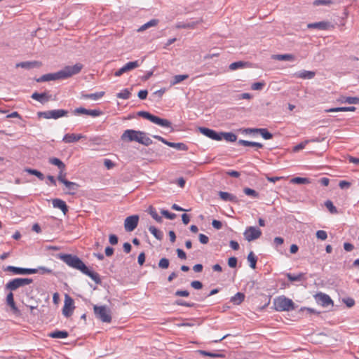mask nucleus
Segmentation results:
<instances>
[{
	"label": "nucleus",
	"instance_id": "b1692460",
	"mask_svg": "<svg viewBox=\"0 0 359 359\" xmlns=\"http://www.w3.org/2000/svg\"><path fill=\"white\" fill-rule=\"evenodd\" d=\"M12 292L13 291H11L7 294L6 299V304L11 307L12 311L14 313L18 314L20 313V311H19V309H18V307L15 305V303L14 302L13 294Z\"/></svg>",
	"mask_w": 359,
	"mask_h": 359
},
{
	"label": "nucleus",
	"instance_id": "680f3d73",
	"mask_svg": "<svg viewBox=\"0 0 359 359\" xmlns=\"http://www.w3.org/2000/svg\"><path fill=\"white\" fill-rule=\"evenodd\" d=\"M65 170H60L59 174L57 175V180L61 183H63L66 180V172H65Z\"/></svg>",
	"mask_w": 359,
	"mask_h": 359
},
{
	"label": "nucleus",
	"instance_id": "bf43d9fd",
	"mask_svg": "<svg viewBox=\"0 0 359 359\" xmlns=\"http://www.w3.org/2000/svg\"><path fill=\"white\" fill-rule=\"evenodd\" d=\"M316 237L318 239H320L322 241H325L327 238V232L325 231H323V230H318L316 232Z\"/></svg>",
	"mask_w": 359,
	"mask_h": 359
},
{
	"label": "nucleus",
	"instance_id": "2f4dec72",
	"mask_svg": "<svg viewBox=\"0 0 359 359\" xmlns=\"http://www.w3.org/2000/svg\"><path fill=\"white\" fill-rule=\"evenodd\" d=\"M286 276H287V279L291 282L301 281L303 280H306L305 273H299L297 275H294L290 273H288L286 274Z\"/></svg>",
	"mask_w": 359,
	"mask_h": 359
},
{
	"label": "nucleus",
	"instance_id": "c756f323",
	"mask_svg": "<svg viewBox=\"0 0 359 359\" xmlns=\"http://www.w3.org/2000/svg\"><path fill=\"white\" fill-rule=\"evenodd\" d=\"M104 95V92H103V91L97 92V93H90V94L82 93L81 98L85 99V100L90 99V100H97L100 99L101 97H102Z\"/></svg>",
	"mask_w": 359,
	"mask_h": 359
},
{
	"label": "nucleus",
	"instance_id": "6ab92c4d",
	"mask_svg": "<svg viewBox=\"0 0 359 359\" xmlns=\"http://www.w3.org/2000/svg\"><path fill=\"white\" fill-rule=\"evenodd\" d=\"M84 137L82 134L67 133L64 135L62 141L65 143H74Z\"/></svg>",
	"mask_w": 359,
	"mask_h": 359
},
{
	"label": "nucleus",
	"instance_id": "20e7f679",
	"mask_svg": "<svg viewBox=\"0 0 359 359\" xmlns=\"http://www.w3.org/2000/svg\"><path fill=\"white\" fill-rule=\"evenodd\" d=\"M273 304L275 309L278 311H290L295 309L292 300L284 296L275 299Z\"/></svg>",
	"mask_w": 359,
	"mask_h": 359
},
{
	"label": "nucleus",
	"instance_id": "f03ea898",
	"mask_svg": "<svg viewBox=\"0 0 359 359\" xmlns=\"http://www.w3.org/2000/svg\"><path fill=\"white\" fill-rule=\"evenodd\" d=\"M83 65L81 63H76L73 66H65L61 70L42 75L36 79L38 83L46 82L50 81L62 80L68 79L74 75L78 74L83 69Z\"/></svg>",
	"mask_w": 359,
	"mask_h": 359
},
{
	"label": "nucleus",
	"instance_id": "72a5a7b5",
	"mask_svg": "<svg viewBox=\"0 0 359 359\" xmlns=\"http://www.w3.org/2000/svg\"><path fill=\"white\" fill-rule=\"evenodd\" d=\"M245 299V294L241 292H237L234 296L231 298V302L234 305L241 304Z\"/></svg>",
	"mask_w": 359,
	"mask_h": 359
},
{
	"label": "nucleus",
	"instance_id": "864d4df0",
	"mask_svg": "<svg viewBox=\"0 0 359 359\" xmlns=\"http://www.w3.org/2000/svg\"><path fill=\"white\" fill-rule=\"evenodd\" d=\"M162 215L169 219H174L176 217V215L175 213L170 212L168 210H162L161 211Z\"/></svg>",
	"mask_w": 359,
	"mask_h": 359
},
{
	"label": "nucleus",
	"instance_id": "3c124183",
	"mask_svg": "<svg viewBox=\"0 0 359 359\" xmlns=\"http://www.w3.org/2000/svg\"><path fill=\"white\" fill-rule=\"evenodd\" d=\"M309 142H310V140H305V141H304V142H302L301 143H299V144H297L296 146H294V147H293V149H292V150H293V151H294V152H297V151H300V150H302V149H304V148H305V147H306V145L307 144H309Z\"/></svg>",
	"mask_w": 359,
	"mask_h": 359
},
{
	"label": "nucleus",
	"instance_id": "aec40b11",
	"mask_svg": "<svg viewBox=\"0 0 359 359\" xmlns=\"http://www.w3.org/2000/svg\"><path fill=\"white\" fill-rule=\"evenodd\" d=\"M41 66V63L37 61H26L17 63L15 67H21L26 69H31Z\"/></svg>",
	"mask_w": 359,
	"mask_h": 359
},
{
	"label": "nucleus",
	"instance_id": "6e6552de",
	"mask_svg": "<svg viewBox=\"0 0 359 359\" xmlns=\"http://www.w3.org/2000/svg\"><path fill=\"white\" fill-rule=\"evenodd\" d=\"M243 236L248 242L258 239L262 236V231L257 226H248L243 233Z\"/></svg>",
	"mask_w": 359,
	"mask_h": 359
},
{
	"label": "nucleus",
	"instance_id": "f8f14e48",
	"mask_svg": "<svg viewBox=\"0 0 359 359\" xmlns=\"http://www.w3.org/2000/svg\"><path fill=\"white\" fill-rule=\"evenodd\" d=\"M139 216L137 215H131L126 218L124 221V227L126 231H133L137 226Z\"/></svg>",
	"mask_w": 359,
	"mask_h": 359
},
{
	"label": "nucleus",
	"instance_id": "7ed1b4c3",
	"mask_svg": "<svg viewBox=\"0 0 359 359\" xmlns=\"http://www.w3.org/2000/svg\"><path fill=\"white\" fill-rule=\"evenodd\" d=\"M137 115L163 128H171L170 132L173 131V129L172 128V123L168 119L161 118L145 111H139Z\"/></svg>",
	"mask_w": 359,
	"mask_h": 359
},
{
	"label": "nucleus",
	"instance_id": "e2e57ef3",
	"mask_svg": "<svg viewBox=\"0 0 359 359\" xmlns=\"http://www.w3.org/2000/svg\"><path fill=\"white\" fill-rule=\"evenodd\" d=\"M191 286L196 289V290H200L203 287V284L199 280H193L191 282Z\"/></svg>",
	"mask_w": 359,
	"mask_h": 359
},
{
	"label": "nucleus",
	"instance_id": "13d9d810",
	"mask_svg": "<svg viewBox=\"0 0 359 359\" xmlns=\"http://www.w3.org/2000/svg\"><path fill=\"white\" fill-rule=\"evenodd\" d=\"M152 140L149 137H147L146 134L143 137V139H140V144H142L144 146H149L152 144Z\"/></svg>",
	"mask_w": 359,
	"mask_h": 359
},
{
	"label": "nucleus",
	"instance_id": "393cba45",
	"mask_svg": "<svg viewBox=\"0 0 359 359\" xmlns=\"http://www.w3.org/2000/svg\"><path fill=\"white\" fill-rule=\"evenodd\" d=\"M219 196L221 198V199H222L224 201H230L234 203H238V198L235 195H233L230 193L225 191H219Z\"/></svg>",
	"mask_w": 359,
	"mask_h": 359
},
{
	"label": "nucleus",
	"instance_id": "412c9836",
	"mask_svg": "<svg viewBox=\"0 0 359 359\" xmlns=\"http://www.w3.org/2000/svg\"><path fill=\"white\" fill-rule=\"evenodd\" d=\"M53 208H58L62 210L64 215H66L68 212V206L66 203L60 198H55L52 201Z\"/></svg>",
	"mask_w": 359,
	"mask_h": 359
},
{
	"label": "nucleus",
	"instance_id": "4468645a",
	"mask_svg": "<svg viewBox=\"0 0 359 359\" xmlns=\"http://www.w3.org/2000/svg\"><path fill=\"white\" fill-rule=\"evenodd\" d=\"M140 65V63L138 60L132 61L126 63L124 66H123L121 68L118 69L115 72L114 76H120L124 73H126L129 71H131L137 67H138Z\"/></svg>",
	"mask_w": 359,
	"mask_h": 359
},
{
	"label": "nucleus",
	"instance_id": "a18cd8bd",
	"mask_svg": "<svg viewBox=\"0 0 359 359\" xmlns=\"http://www.w3.org/2000/svg\"><path fill=\"white\" fill-rule=\"evenodd\" d=\"M243 192L247 196H251V197H252L254 198H257L259 197V193L257 191H256L255 190L252 189L250 188H248V187L244 188L243 189Z\"/></svg>",
	"mask_w": 359,
	"mask_h": 359
},
{
	"label": "nucleus",
	"instance_id": "a19ab883",
	"mask_svg": "<svg viewBox=\"0 0 359 359\" xmlns=\"http://www.w3.org/2000/svg\"><path fill=\"white\" fill-rule=\"evenodd\" d=\"M248 260L250 262V266L255 269L256 268V263L257 261V257L255 255L253 252H250L248 255Z\"/></svg>",
	"mask_w": 359,
	"mask_h": 359
},
{
	"label": "nucleus",
	"instance_id": "603ef678",
	"mask_svg": "<svg viewBox=\"0 0 359 359\" xmlns=\"http://www.w3.org/2000/svg\"><path fill=\"white\" fill-rule=\"evenodd\" d=\"M276 58L279 60L291 61V60H294V57L291 54H284V55H276Z\"/></svg>",
	"mask_w": 359,
	"mask_h": 359
},
{
	"label": "nucleus",
	"instance_id": "de8ad7c7",
	"mask_svg": "<svg viewBox=\"0 0 359 359\" xmlns=\"http://www.w3.org/2000/svg\"><path fill=\"white\" fill-rule=\"evenodd\" d=\"M325 205L332 214L338 213V210H337V208L333 205V203L331 201H330V200L326 201L325 202Z\"/></svg>",
	"mask_w": 359,
	"mask_h": 359
},
{
	"label": "nucleus",
	"instance_id": "8fccbe9b",
	"mask_svg": "<svg viewBox=\"0 0 359 359\" xmlns=\"http://www.w3.org/2000/svg\"><path fill=\"white\" fill-rule=\"evenodd\" d=\"M170 262L167 258H162L159 260L158 267L163 269H166L169 267Z\"/></svg>",
	"mask_w": 359,
	"mask_h": 359
},
{
	"label": "nucleus",
	"instance_id": "0e129e2a",
	"mask_svg": "<svg viewBox=\"0 0 359 359\" xmlns=\"http://www.w3.org/2000/svg\"><path fill=\"white\" fill-rule=\"evenodd\" d=\"M38 272H40L42 274L45 273H52L53 270L45 266H39L38 269Z\"/></svg>",
	"mask_w": 359,
	"mask_h": 359
},
{
	"label": "nucleus",
	"instance_id": "a878e982",
	"mask_svg": "<svg viewBox=\"0 0 359 359\" xmlns=\"http://www.w3.org/2000/svg\"><path fill=\"white\" fill-rule=\"evenodd\" d=\"M329 27L330 22L325 21L309 23L307 25V27L309 29H318L320 30H326L329 28Z\"/></svg>",
	"mask_w": 359,
	"mask_h": 359
},
{
	"label": "nucleus",
	"instance_id": "bb28decb",
	"mask_svg": "<svg viewBox=\"0 0 359 359\" xmlns=\"http://www.w3.org/2000/svg\"><path fill=\"white\" fill-rule=\"evenodd\" d=\"M50 95H48L46 93H34L31 97L36 101H39V102L44 104L45 102H48L50 99Z\"/></svg>",
	"mask_w": 359,
	"mask_h": 359
},
{
	"label": "nucleus",
	"instance_id": "4c0bfd02",
	"mask_svg": "<svg viewBox=\"0 0 359 359\" xmlns=\"http://www.w3.org/2000/svg\"><path fill=\"white\" fill-rule=\"evenodd\" d=\"M247 65H248V62H245L243 61L235 62L231 63L229 65V69L234 71V70H236L238 69H242V68L245 67L247 66Z\"/></svg>",
	"mask_w": 359,
	"mask_h": 359
},
{
	"label": "nucleus",
	"instance_id": "5fc2aeb1",
	"mask_svg": "<svg viewBox=\"0 0 359 359\" xmlns=\"http://www.w3.org/2000/svg\"><path fill=\"white\" fill-rule=\"evenodd\" d=\"M175 304L178 306H183L187 307H193L194 306V303L186 302L182 299H177L175 301Z\"/></svg>",
	"mask_w": 359,
	"mask_h": 359
},
{
	"label": "nucleus",
	"instance_id": "1a4fd4ad",
	"mask_svg": "<svg viewBox=\"0 0 359 359\" xmlns=\"http://www.w3.org/2000/svg\"><path fill=\"white\" fill-rule=\"evenodd\" d=\"M144 135V132L142 131L128 129L123 132L121 137L123 141L127 140L128 142H137L140 143V139L138 138L137 135Z\"/></svg>",
	"mask_w": 359,
	"mask_h": 359
},
{
	"label": "nucleus",
	"instance_id": "5701e85b",
	"mask_svg": "<svg viewBox=\"0 0 359 359\" xmlns=\"http://www.w3.org/2000/svg\"><path fill=\"white\" fill-rule=\"evenodd\" d=\"M337 102L341 104L347 103L350 104H359L358 97L340 96L337 99Z\"/></svg>",
	"mask_w": 359,
	"mask_h": 359
},
{
	"label": "nucleus",
	"instance_id": "423d86ee",
	"mask_svg": "<svg viewBox=\"0 0 359 359\" xmlns=\"http://www.w3.org/2000/svg\"><path fill=\"white\" fill-rule=\"evenodd\" d=\"M33 282L32 278H16L6 284V289L10 291H15L17 289L25 285L31 284Z\"/></svg>",
	"mask_w": 359,
	"mask_h": 359
},
{
	"label": "nucleus",
	"instance_id": "09e8293b",
	"mask_svg": "<svg viewBox=\"0 0 359 359\" xmlns=\"http://www.w3.org/2000/svg\"><path fill=\"white\" fill-rule=\"evenodd\" d=\"M130 92L128 89H124L121 92L117 93L116 97L120 99L127 100L130 97Z\"/></svg>",
	"mask_w": 359,
	"mask_h": 359
},
{
	"label": "nucleus",
	"instance_id": "ea45409f",
	"mask_svg": "<svg viewBox=\"0 0 359 359\" xmlns=\"http://www.w3.org/2000/svg\"><path fill=\"white\" fill-rule=\"evenodd\" d=\"M25 171L26 172L30 174V175H35L40 180H44V175L42 172H41L40 171L37 170L32 169V168H26L25 170Z\"/></svg>",
	"mask_w": 359,
	"mask_h": 359
},
{
	"label": "nucleus",
	"instance_id": "0eeeda50",
	"mask_svg": "<svg viewBox=\"0 0 359 359\" xmlns=\"http://www.w3.org/2000/svg\"><path fill=\"white\" fill-rule=\"evenodd\" d=\"M68 114V111L65 109H53L46 111H39L37 116L39 118H44L46 119L53 118L57 119Z\"/></svg>",
	"mask_w": 359,
	"mask_h": 359
},
{
	"label": "nucleus",
	"instance_id": "338daca9",
	"mask_svg": "<svg viewBox=\"0 0 359 359\" xmlns=\"http://www.w3.org/2000/svg\"><path fill=\"white\" fill-rule=\"evenodd\" d=\"M198 238H199V241L202 244H207L209 242V238L207 236H205V234L200 233L198 236Z\"/></svg>",
	"mask_w": 359,
	"mask_h": 359
},
{
	"label": "nucleus",
	"instance_id": "dca6fc26",
	"mask_svg": "<svg viewBox=\"0 0 359 359\" xmlns=\"http://www.w3.org/2000/svg\"><path fill=\"white\" fill-rule=\"evenodd\" d=\"M198 130L203 135L217 141L221 140V137L219 136V133L216 132L212 129H210L208 128L205 127H199Z\"/></svg>",
	"mask_w": 359,
	"mask_h": 359
},
{
	"label": "nucleus",
	"instance_id": "6e6d98bb",
	"mask_svg": "<svg viewBox=\"0 0 359 359\" xmlns=\"http://www.w3.org/2000/svg\"><path fill=\"white\" fill-rule=\"evenodd\" d=\"M264 86H265V83L264 81L256 82L252 85L251 88L253 90H261L264 88Z\"/></svg>",
	"mask_w": 359,
	"mask_h": 359
},
{
	"label": "nucleus",
	"instance_id": "e433bc0d",
	"mask_svg": "<svg viewBox=\"0 0 359 359\" xmlns=\"http://www.w3.org/2000/svg\"><path fill=\"white\" fill-rule=\"evenodd\" d=\"M149 232L153 234V236L158 240L161 241L163 238V233L159 231L157 228L154 226H150L149 227Z\"/></svg>",
	"mask_w": 359,
	"mask_h": 359
},
{
	"label": "nucleus",
	"instance_id": "473e14b6",
	"mask_svg": "<svg viewBox=\"0 0 359 359\" xmlns=\"http://www.w3.org/2000/svg\"><path fill=\"white\" fill-rule=\"evenodd\" d=\"M238 144L240 145L245 146V147H255L259 149H262L263 147V144L262 143L256 142H250V141L244 140H240L238 142Z\"/></svg>",
	"mask_w": 359,
	"mask_h": 359
},
{
	"label": "nucleus",
	"instance_id": "f257e3e1",
	"mask_svg": "<svg viewBox=\"0 0 359 359\" xmlns=\"http://www.w3.org/2000/svg\"><path fill=\"white\" fill-rule=\"evenodd\" d=\"M57 257L69 267L77 269L89 276L95 283L100 284L102 283L100 275L96 272L89 270L83 262L76 255L60 253L57 255Z\"/></svg>",
	"mask_w": 359,
	"mask_h": 359
},
{
	"label": "nucleus",
	"instance_id": "79ce46f5",
	"mask_svg": "<svg viewBox=\"0 0 359 359\" xmlns=\"http://www.w3.org/2000/svg\"><path fill=\"white\" fill-rule=\"evenodd\" d=\"M149 213L152 217V218L154 219L157 222H162V217L158 215L156 209L154 207L149 206Z\"/></svg>",
	"mask_w": 359,
	"mask_h": 359
},
{
	"label": "nucleus",
	"instance_id": "c03bdc74",
	"mask_svg": "<svg viewBox=\"0 0 359 359\" xmlns=\"http://www.w3.org/2000/svg\"><path fill=\"white\" fill-rule=\"evenodd\" d=\"M188 77H189L188 74H178V75H175L173 77V80L172 81V85L177 84V83H180L181 81L187 79Z\"/></svg>",
	"mask_w": 359,
	"mask_h": 359
},
{
	"label": "nucleus",
	"instance_id": "2eb2a0df",
	"mask_svg": "<svg viewBox=\"0 0 359 359\" xmlns=\"http://www.w3.org/2000/svg\"><path fill=\"white\" fill-rule=\"evenodd\" d=\"M315 299L318 304L323 306L328 307L330 305H333V301L330 297L324 293H318L315 295Z\"/></svg>",
	"mask_w": 359,
	"mask_h": 359
},
{
	"label": "nucleus",
	"instance_id": "f704fd0d",
	"mask_svg": "<svg viewBox=\"0 0 359 359\" xmlns=\"http://www.w3.org/2000/svg\"><path fill=\"white\" fill-rule=\"evenodd\" d=\"M48 162L54 165H56L60 170H65V164L59 158L53 157L50 158Z\"/></svg>",
	"mask_w": 359,
	"mask_h": 359
},
{
	"label": "nucleus",
	"instance_id": "a211bd4d",
	"mask_svg": "<svg viewBox=\"0 0 359 359\" xmlns=\"http://www.w3.org/2000/svg\"><path fill=\"white\" fill-rule=\"evenodd\" d=\"M316 76L314 71L301 70L293 74V77L302 79H312Z\"/></svg>",
	"mask_w": 359,
	"mask_h": 359
},
{
	"label": "nucleus",
	"instance_id": "f3484780",
	"mask_svg": "<svg viewBox=\"0 0 359 359\" xmlns=\"http://www.w3.org/2000/svg\"><path fill=\"white\" fill-rule=\"evenodd\" d=\"M73 113L74 114H85L91 116L93 117H97L102 114V111L98 109H87L83 107L76 108Z\"/></svg>",
	"mask_w": 359,
	"mask_h": 359
},
{
	"label": "nucleus",
	"instance_id": "49530a36",
	"mask_svg": "<svg viewBox=\"0 0 359 359\" xmlns=\"http://www.w3.org/2000/svg\"><path fill=\"white\" fill-rule=\"evenodd\" d=\"M291 182L294 184H302L309 183L310 180L309 178L297 177L292 178L291 180Z\"/></svg>",
	"mask_w": 359,
	"mask_h": 359
},
{
	"label": "nucleus",
	"instance_id": "4d7b16f0",
	"mask_svg": "<svg viewBox=\"0 0 359 359\" xmlns=\"http://www.w3.org/2000/svg\"><path fill=\"white\" fill-rule=\"evenodd\" d=\"M332 1L331 0H315L313 1V5L314 6H321V5H323V6H329L332 4Z\"/></svg>",
	"mask_w": 359,
	"mask_h": 359
},
{
	"label": "nucleus",
	"instance_id": "4be33fe9",
	"mask_svg": "<svg viewBox=\"0 0 359 359\" xmlns=\"http://www.w3.org/2000/svg\"><path fill=\"white\" fill-rule=\"evenodd\" d=\"M62 184L67 188L68 191L67 192V194L69 195L75 194L76 191L79 188V185L77 183L70 182L67 180L63 182Z\"/></svg>",
	"mask_w": 359,
	"mask_h": 359
},
{
	"label": "nucleus",
	"instance_id": "774afa93",
	"mask_svg": "<svg viewBox=\"0 0 359 359\" xmlns=\"http://www.w3.org/2000/svg\"><path fill=\"white\" fill-rule=\"evenodd\" d=\"M175 295L177 297H188L189 292L187 290H177L175 292Z\"/></svg>",
	"mask_w": 359,
	"mask_h": 359
},
{
	"label": "nucleus",
	"instance_id": "052dcab7",
	"mask_svg": "<svg viewBox=\"0 0 359 359\" xmlns=\"http://www.w3.org/2000/svg\"><path fill=\"white\" fill-rule=\"evenodd\" d=\"M238 259L235 257H231L228 259V265L231 268H235L237 266Z\"/></svg>",
	"mask_w": 359,
	"mask_h": 359
},
{
	"label": "nucleus",
	"instance_id": "c9c22d12",
	"mask_svg": "<svg viewBox=\"0 0 359 359\" xmlns=\"http://www.w3.org/2000/svg\"><path fill=\"white\" fill-rule=\"evenodd\" d=\"M158 23V20H157V19H152V20H149V22H147V23H145L143 25H142L137 29V31L138 32H143V31L146 30L147 29H148L149 27H154V26L157 25Z\"/></svg>",
	"mask_w": 359,
	"mask_h": 359
},
{
	"label": "nucleus",
	"instance_id": "39448f33",
	"mask_svg": "<svg viewBox=\"0 0 359 359\" xmlns=\"http://www.w3.org/2000/svg\"><path fill=\"white\" fill-rule=\"evenodd\" d=\"M94 313L95 317L103 323H110L111 322V310L107 306H93Z\"/></svg>",
	"mask_w": 359,
	"mask_h": 359
},
{
	"label": "nucleus",
	"instance_id": "58836bf2",
	"mask_svg": "<svg viewBox=\"0 0 359 359\" xmlns=\"http://www.w3.org/2000/svg\"><path fill=\"white\" fill-rule=\"evenodd\" d=\"M197 352L203 356H209L211 358H223L224 355L221 353H212L203 350H198Z\"/></svg>",
	"mask_w": 359,
	"mask_h": 359
},
{
	"label": "nucleus",
	"instance_id": "cd10ccee",
	"mask_svg": "<svg viewBox=\"0 0 359 359\" xmlns=\"http://www.w3.org/2000/svg\"><path fill=\"white\" fill-rule=\"evenodd\" d=\"M219 136L221 137V140L224 139L228 142H234L237 140L236 135L231 132H220Z\"/></svg>",
	"mask_w": 359,
	"mask_h": 359
},
{
	"label": "nucleus",
	"instance_id": "7c9ffc66",
	"mask_svg": "<svg viewBox=\"0 0 359 359\" xmlns=\"http://www.w3.org/2000/svg\"><path fill=\"white\" fill-rule=\"evenodd\" d=\"M48 336L55 339H65L69 336V333L65 330H56L50 332Z\"/></svg>",
	"mask_w": 359,
	"mask_h": 359
},
{
	"label": "nucleus",
	"instance_id": "9b49d317",
	"mask_svg": "<svg viewBox=\"0 0 359 359\" xmlns=\"http://www.w3.org/2000/svg\"><path fill=\"white\" fill-rule=\"evenodd\" d=\"M153 137L158 140V141H161V142L168 145V147L175 148L177 150H180V151H187L188 150V147L184 143H182V142L175 143V142H168L165 138H163L159 135H153Z\"/></svg>",
	"mask_w": 359,
	"mask_h": 359
},
{
	"label": "nucleus",
	"instance_id": "37998d69",
	"mask_svg": "<svg viewBox=\"0 0 359 359\" xmlns=\"http://www.w3.org/2000/svg\"><path fill=\"white\" fill-rule=\"evenodd\" d=\"M258 133L260 134L264 140H270L273 137V135L266 128H259Z\"/></svg>",
	"mask_w": 359,
	"mask_h": 359
},
{
	"label": "nucleus",
	"instance_id": "ddd939ff",
	"mask_svg": "<svg viewBox=\"0 0 359 359\" xmlns=\"http://www.w3.org/2000/svg\"><path fill=\"white\" fill-rule=\"evenodd\" d=\"M74 308V300L69 295L66 294L62 314L67 318L71 316Z\"/></svg>",
	"mask_w": 359,
	"mask_h": 359
},
{
	"label": "nucleus",
	"instance_id": "9d476101",
	"mask_svg": "<svg viewBox=\"0 0 359 359\" xmlns=\"http://www.w3.org/2000/svg\"><path fill=\"white\" fill-rule=\"evenodd\" d=\"M6 271H10L14 274L18 275H25V274H34L38 273V269H29V268H21L13 266H8L5 269Z\"/></svg>",
	"mask_w": 359,
	"mask_h": 359
},
{
	"label": "nucleus",
	"instance_id": "c85d7f7f",
	"mask_svg": "<svg viewBox=\"0 0 359 359\" xmlns=\"http://www.w3.org/2000/svg\"><path fill=\"white\" fill-rule=\"evenodd\" d=\"M356 108L355 107H334L325 109L326 113L329 112H339V111H354Z\"/></svg>",
	"mask_w": 359,
	"mask_h": 359
},
{
	"label": "nucleus",
	"instance_id": "69168bd1",
	"mask_svg": "<svg viewBox=\"0 0 359 359\" xmlns=\"http://www.w3.org/2000/svg\"><path fill=\"white\" fill-rule=\"evenodd\" d=\"M339 187L341 189H348L351 187V183L348 181L341 180L339 183Z\"/></svg>",
	"mask_w": 359,
	"mask_h": 359
}]
</instances>
